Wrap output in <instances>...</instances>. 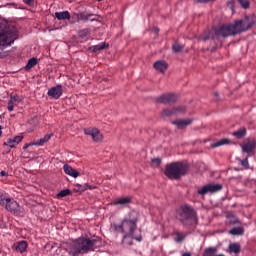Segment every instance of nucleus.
Masks as SVG:
<instances>
[{
  "instance_id": "obj_1",
  "label": "nucleus",
  "mask_w": 256,
  "mask_h": 256,
  "mask_svg": "<svg viewBox=\"0 0 256 256\" xmlns=\"http://www.w3.org/2000/svg\"><path fill=\"white\" fill-rule=\"evenodd\" d=\"M253 17L246 16L242 20H235L233 24H224L218 29L212 30L209 33L210 38L213 41H217L219 37H231L233 35H239V33H245L253 27Z\"/></svg>"
},
{
  "instance_id": "obj_2",
  "label": "nucleus",
  "mask_w": 256,
  "mask_h": 256,
  "mask_svg": "<svg viewBox=\"0 0 256 256\" xmlns=\"http://www.w3.org/2000/svg\"><path fill=\"white\" fill-rule=\"evenodd\" d=\"M16 39H19V31H17V28L0 20V49L11 47Z\"/></svg>"
},
{
  "instance_id": "obj_3",
  "label": "nucleus",
  "mask_w": 256,
  "mask_h": 256,
  "mask_svg": "<svg viewBox=\"0 0 256 256\" xmlns=\"http://www.w3.org/2000/svg\"><path fill=\"white\" fill-rule=\"evenodd\" d=\"M101 243V238L99 237L93 239L80 237L73 241L72 249H74L75 253H89L95 251V249H99Z\"/></svg>"
},
{
  "instance_id": "obj_4",
  "label": "nucleus",
  "mask_w": 256,
  "mask_h": 256,
  "mask_svg": "<svg viewBox=\"0 0 256 256\" xmlns=\"http://www.w3.org/2000/svg\"><path fill=\"white\" fill-rule=\"evenodd\" d=\"M187 171H189L187 164L183 162H172L166 165L164 173L168 179H181L187 175Z\"/></svg>"
},
{
  "instance_id": "obj_5",
  "label": "nucleus",
  "mask_w": 256,
  "mask_h": 256,
  "mask_svg": "<svg viewBox=\"0 0 256 256\" xmlns=\"http://www.w3.org/2000/svg\"><path fill=\"white\" fill-rule=\"evenodd\" d=\"M139 222V212L132 210L128 217L122 220V227L124 231V239L126 237H133L135 230L137 229V223Z\"/></svg>"
},
{
  "instance_id": "obj_6",
  "label": "nucleus",
  "mask_w": 256,
  "mask_h": 256,
  "mask_svg": "<svg viewBox=\"0 0 256 256\" xmlns=\"http://www.w3.org/2000/svg\"><path fill=\"white\" fill-rule=\"evenodd\" d=\"M177 218L182 225L189 227V225H195L197 223V216H195V210L188 205H183L178 210Z\"/></svg>"
},
{
  "instance_id": "obj_7",
  "label": "nucleus",
  "mask_w": 256,
  "mask_h": 256,
  "mask_svg": "<svg viewBox=\"0 0 256 256\" xmlns=\"http://www.w3.org/2000/svg\"><path fill=\"white\" fill-rule=\"evenodd\" d=\"M95 14L93 13H87V12H80V13H74L72 15V20L70 21L71 25H75V23H79V21H95L96 19Z\"/></svg>"
},
{
  "instance_id": "obj_8",
  "label": "nucleus",
  "mask_w": 256,
  "mask_h": 256,
  "mask_svg": "<svg viewBox=\"0 0 256 256\" xmlns=\"http://www.w3.org/2000/svg\"><path fill=\"white\" fill-rule=\"evenodd\" d=\"M223 189L221 184H207L198 190V195H207V193H217Z\"/></svg>"
},
{
  "instance_id": "obj_9",
  "label": "nucleus",
  "mask_w": 256,
  "mask_h": 256,
  "mask_svg": "<svg viewBox=\"0 0 256 256\" xmlns=\"http://www.w3.org/2000/svg\"><path fill=\"white\" fill-rule=\"evenodd\" d=\"M1 206L5 207L6 211H10V213H17L19 211V203L13 198L6 197Z\"/></svg>"
},
{
  "instance_id": "obj_10",
  "label": "nucleus",
  "mask_w": 256,
  "mask_h": 256,
  "mask_svg": "<svg viewBox=\"0 0 256 256\" xmlns=\"http://www.w3.org/2000/svg\"><path fill=\"white\" fill-rule=\"evenodd\" d=\"M85 135H89L94 143H101L103 141V134L97 128H86L84 129Z\"/></svg>"
},
{
  "instance_id": "obj_11",
  "label": "nucleus",
  "mask_w": 256,
  "mask_h": 256,
  "mask_svg": "<svg viewBox=\"0 0 256 256\" xmlns=\"http://www.w3.org/2000/svg\"><path fill=\"white\" fill-rule=\"evenodd\" d=\"M47 95L51 99H59L63 95V86L61 84L53 86L48 90Z\"/></svg>"
},
{
  "instance_id": "obj_12",
  "label": "nucleus",
  "mask_w": 256,
  "mask_h": 256,
  "mask_svg": "<svg viewBox=\"0 0 256 256\" xmlns=\"http://www.w3.org/2000/svg\"><path fill=\"white\" fill-rule=\"evenodd\" d=\"M177 101V95L175 94H164L157 98L158 103H163L164 105H169Z\"/></svg>"
},
{
  "instance_id": "obj_13",
  "label": "nucleus",
  "mask_w": 256,
  "mask_h": 256,
  "mask_svg": "<svg viewBox=\"0 0 256 256\" xmlns=\"http://www.w3.org/2000/svg\"><path fill=\"white\" fill-rule=\"evenodd\" d=\"M28 247H29V244L25 240H21V241L15 242L12 245V249L14 251H17V253H25V251H27Z\"/></svg>"
},
{
  "instance_id": "obj_14",
  "label": "nucleus",
  "mask_w": 256,
  "mask_h": 256,
  "mask_svg": "<svg viewBox=\"0 0 256 256\" xmlns=\"http://www.w3.org/2000/svg\"><path fill=\"white\" fill-rule=\"evenodd\" d=\"M23 141V136H15L13 138H9L6 142H4V145L7 147H10L11 149H14V147H17L18 144Z\"/></svg>"
},
{
  "instance_id": "obj_15",
  "label": "nucleus",
  "mask_w": 256,
  "mask_h": 256,
  "mask_svg": "<svg viewBox=\"0 0 256 256\" xmlns=\"http://www.w3.org/2000/svg\"><path fill=\"white\" fill-rule=\"evenodd\" d=\"M153 67L156 71H160V73H165L167 71V67H169V64H167L165 60H158L154 63Z\"/></svg>"
},
{
  "instance_id": "obj_16",
  "label": "nucleus",
  "mask_w": 256,
  "mask_h": 256,
  "mask_svg": "<svg viewBox=\"0 0 256 256\" xmlns=\"http://www.w3.org/2000/svg\"><path fill=\"white\" fill-rule=\"evenodd\" d=\"M63 170L66 175L74 177V179H77V177L79 176V171L73 169V167H71L69 164H64Z\"/></svg>"
},
{
  "instance_id": "obj_17",
  "label": "nucleus",
  "mask_w": 256,
  "mask_h": 256,
  "mask_svg": "<svg viewBox=\"0 0 256 256\" xmlns=\"http://www.w3.org/2000/svg\"><path fill=\"white\" fill-rule=\"evenodd\" d=\"M172 123H173V125H176V127L178 129H185V127H187V125H191V123H193V120H191V119H178V120H175Z\"/></svg>"
},
{
  "instance_id": "obj_18",
  "label": "nucleus",
  "mask_w": 256,
  "mask_h": 256,
  "mask_svg": "<svg viewBox=\"0 0 256 256\" xmlns=\"http://www.w3.org/2000/svg\"><path fill=\"white\" fill-rule=\"evenodd\" d=\"M55 18L58 19V21H69V19H71V14L67 10L55 12Z\"/></svg>"
},
{
  "instance_id": "obj_19",
  "label": "nucleus",
  "mask_w": 256,
  "mask_h": 256,
  "mask_svg": "<svg viewBox=\"0 0 256 256\" xmlns=\"http://www.w3.org/2000/svg\"><path fill=\"white\" fill-rule=\"evenodd\" d=\"M231 143V140L228 138H223L221 140H218L211 144L212 149H215L217 147H223V145H229Z\"/></svg>"
},
{
  "instance_id": "obj_20",
  "label": "nucleus",
  "mask_w": 256,
  "mask_h": 256,
  "mask_svg": "<svg viewBox=\"0 0 256 256\" xmlns=\"http://www.w3.org/2000/svg\"><path fill=\"white\" fill-rule=\"evenodd\" d=\"M109 44L102 42L98 45H94L90 47V51H93V53H97V51H103V49H108Z\"/></svg>"
},
{
  "instance_id": "obj_21",
  "label": "nucleus",
  "mask_w": 256,
  "mask_h": 256,
  "mask_svg": "<svg viewBox=\"0 0 256 256\" xmlns=\"http://www.w3.org/2000/svg\"><path fill=\"white\" fill-rule=\"evenodd\" d=\"M51 137H53V134H47L45 135L43 138H40L39 140H37L36 142H34V145L36 147H43V145L45 143H47L49 141V139H51Z\"/></svg>"
},
{
  "instance_id": "obj_22",
  "label": "nucleus",
  "mask_w": 256,
  "mask_h": 256,
  "mask_svg": "<svg viewBox=\"0 0 256 256\" xmlns=\"http://www.w3.org/2000/svg\"><path fill=\"white\" fill-rule=\"evenodd\" d=\"M51 137H53V134H47L45 135L43 138H40L39 140H37L36 142H34V145L36 147H43V145L45 143H47L49 141V139H51Z\"/></svg>"
},
{
  "instance_id": "obj_23",
  "label": "nucleus",
  "mask_w": 256,
  "mask_h": 256,
  "mask_svg": "<svg viewBox=\"0 0 256 256\" xmlns=\"http://www.w3.org/2000/svg\"><path fill=\"white\" fill-rule=\"evenodd\" d=\"M17 101H19V96H10V99L8 100V106L7 109L11 113L13 111Z\"/></svg>"
},
{
  "instance_id": "obj_24",
  "label": "nucleus",
  "mask_w": 256,
  "mask_h": 256,
  "mask_svg": "<svg viewBox=\"0 0 256 256\" xmlns=\"http://www.w3.org/2000/svg\"><path fill=\"white\" fill-rule=\"evenodd\" d=\"M132 198L127 196V197H120L117 200L114 201V205H129L131 203Z\"/></svg>"
},
{
  "instance_id": "obj_25",
  "label": "nucleus",
  "mask_w": 256,
  "mask_h": 256,
  "mask_svg": "<svg viewBox=\"0 0 256 256\" xmlns=\"http://www.w3.org/2000/svg\"><path fill=\"white\" fill-rule=\"evenodd\" d=\"M255 147H256L255 141H251L245 144L242 150L244 153L250 154V153H253V150L255 149Z\"/></svg>"
},
{
  "instance_id": "obj_26",
  "label": "nucleus",
  "mask_w": 256,
  "mask_h": 256,
  "mask_svg": "<svg viewBox=\"0 0 256 256\" xmlns=\"http://www.w3.org/2000/svg\"><path fill=\"white\" fill-rule=\"evenodd\" d=\"M232 135L234 137H236V139H243V137H245V135H247V129H245V127H242L240 129H238L237 131L233 132Z\"/></svg>"
},
{
  "instance_id": "obj_27",
  "label": "nucleus",
  "mask_w": 256,
  "mask_h": 256,
  "mask_svg": "<svg viewBox=\"0 0 256 256\" xmlns=\"http://www.w3.org/2000/svg\"><path fill=\"white\" fill-rule=\"evenodd\" d=\"M177 111L178 112L185 111V107L178 108L175 110L165 109V110H163L162 115H163V117H171V115H173V113H177Z\"/></svg>"
},
{
  "instance_id": "obj_28",
  "label": "nucleus",
  "mask_w": 256,
  "mask_h": 256,
  "mask_svg": "<svg viewBox=\"0 0 256 256\" xmlns=\"http://www.w3.org/2000/svg\"><path fill=\"white\" fill-rule=\"evenodd\" d=\"M230 253H235V255H238V253H241V245L239 243H232L229 245Z\"/></svg>"
},
{
  "instance_id": "obj_29",
  "label": "nucleus",
  "mask_w": 256,
  "mask_h": 256,
  "mask_svg": "<svg viewBox=\"0 0 256 256\" xmlns=\"http://www.w3.org/2000/svg\"><path fill=\"white\" fill-rule=\"evenodd\" d=\"M111 229L112 231H115L116 233H121L122 235L125 236V232L123 229V222H121V224H112Z\"/></svg>"
},
{
  "instance_id": "obj_30",
  "label": "nucleus",
  "mask_w": 256,
  "mask_h": 256,
  "mask_svg": "<svg viewBox=\"0 0 256 256\" xmlns=\"http://www.w3.org/2000/svg\"><path fill=\"white\" fill-rule=\"evenodd\" d=\"M35 65H37V58H30L25 66V70L29 71V70L33 69V67H35Z\"/></svg>"
},
{
  "instance_id": "obj_31",
  "label": "nucleus",
  "mask_w": 256,
  "mask_h": 256,
  "mask_svg": "<svg viewBox=\"0 0 256 256\" xmlns=\"http://www.w3.org/2000/svg\"><path fill=\"white\" fill-rule=\"evenodd\" d=\"M216 254H217V248L210 247L205 249L203 256H216Z\"/></svg>"
},
{
  "instance_id": "obj_32",
  "label": "nucleus",
  "mask_w": 256,
  "mask_h": 256,
  "mask_svg": "<svg viewBox=\"0 0 256 256\" xmlns=\"http://www.w3.org/2000/svg\"><path fill=\"white\" fill-rule=\"evenodd\" d=\"M245 230L242 227H234L230 230V235H243Z\"/></svg>"
},
{
  "instance_id": "obj_33",
  "label": "nucleus",
  "mask_w": 256,
  "mask_h": 256,
  "mask_svg": "<svg viewBox=\"0 0 256 256\" xmlns=\"http://www.w3.org/2000/svg\"><path fill=\"white\" fill-rule=\"evenodd\" d=\"M172 49L175 53H181V51H183V49H185V46L179 44V43H175L173 46H172Z\"/></svg>"
},
{
  "instance_id": "obj_34",
  "label": "nucleus",
  "mask_w": 256,
  "mask_h": 256,
  "mask_svg": "<svg viewBox=\"0 0 256 256\" xmlns=\"http://www.w3.org/2000/svg\"><path fill=\"white\" fill-rule=\"evenodd\" d=\"M249 157H251L250 154L245 159L240 161L241 166L245 167V169H249Z\"/></svg>"
},
{
  "instance_id": "obj_35",
  "label": "nucleus",
  "mask_w": 256,
  "mask_h": 256,
  "mask_svg": "<svg viewBox=\"0 0 256 256\" xmlns=\"http://www.w3.org/2000/svg\"><path fill=\"white\" fill-rule=\"evenodd\" d=\"M175 241H176V243H183V241H185V235L177 232Z\"/></svg>"
},
{
  "instance_id": "obj_36",
  "label": "nucleus",
  "mask_w": 256,
  "mask_h": 256,
  "mask_svg": "<svg viewBox=\"0 0 256 256\" xmlns=\"http://www.w3.org/2000/svg\"><path fill=\"white\" fill-rule=\"evenodd\" d=\"M71 193V190L69 189H64L61 190L58 194L57 197H67V195H69Z\"/></svg>"
},
{
  "instance_id": "obj_37",
  "label": "nucleus",
  "mask_w": 256,
  "mask_h": 256,
  "mask_svg": "<svg viewBox=\"0 0 256 256\" xmlns=\"http://www.w3.org/2000/svg\"><path fill=\"white\" fill-rule=\"evenodd\" d=\"M243 9H249V0H237Z\"/></svg>"
},
{
  "instance_id": "obj_38",
  "label": "nucleus",
  "mask_w": 256,
  "mask_h": 256,
  "mask_svg": "<svg viewBox=\"0 0 256 256\" xmlns=\"http://www.w3.org/2000/svg\"><path fill=\"white\" fill-rule=\"evenodd\" d=\"M81 187H82V191H87V189H90V190L95 189V186H92L89 184H83Z\"/></svg>"
},
{
  "instance_id": "obj_39",
  "label": "nucleus",
  "mask_w": 256,
  "mask_h": 256,
  "mask_svg": "<svg viewBox=\"0 0 256 256\" xmlns=\"http://www.w3.org/2000/svg\"><path fill=\"white\" fill-rule=\"evenodd\" d=\"M235 1L231 0L227 3V7L231 9V11H235Z\"/></svg>"
},
{
  "instance_id": "obj_40",
  "label": "nucleus",
  "mask_w": 256,
  "mask_h": 256,
  "mask_svg": "<svg viewBox=\"0 0 256 256\" xmlns=\"http://www.w3.org/2000/svg\"><path fill=\"white\" fill-rule=\"evenodd\" d=\"M34 145H35V142L27 143V144H25V145L23 146V149H24V151H25L26 149H29V147H33Z\"/></svg>"
},
{
  "instance_id": "obj_41",
  "label": "nucleus",
  "mask_w": 256,
  "mask_h": 256,
  "mask_svg": "<svg viewBox=\"0 0 256 256\" xmlns=\"http://www.w3.org/2000/svg\"><path fill=\"white\" fill-rule=\"evenodd\" d=\"M152 163H155L156 165H161V158L152 159Z\"/></svg>"
},
{
  "instance_id": "obj_42",
  "label": "nucleus",
  "mask_w": 256,
  "mask_h": 256,
  "mask_svg": "<svg viewBox=\"0 0 256 256\" xmlns=\"http://www.w3.org/2000/svg\"><path fill=\"white\" fill-rule=\"evenodd\" d=\"M7 197L3 195V193L0 192V205H3V202L5 201Z\"/></svg>"
},
{
  "instance_id": "obj_43",
  "label": "nucleus",
  "mask_w": 256,
  "mask_h": 256,
  "mask_svg": "<svg viewBox=\"0 0 256 256\" xmlns=\"http://www.w3.org/2000/svg\"><path fill=\"white\" fill-rule=\"evenodd\" d=\"M211 1L215 0H196L197 3H211Z\"/></svg>"
},
{
  "instance_id": "obj_44",
  "label": "nucleus",
  "mask_w": 256,
  "mask_h": 256,
  "mask_svg": "<svg viewBox=\"0 0 256 256\" xmlns=\"http://www.w3.org/2000/svg\"><path fill=\"white\" fill-rule=\"evenodd\" d=\"M0 175H1V177H7V175H9V174L5 170H2L0 172Z\"/></svg>"
},
{
  "instance_id": "obj_45",
  "label": "nucleus",
  "mask_w": 256,
  "mask_h": 256,
  "mask_svg": "<svg viewBox=\"0 0 256 256\" xmlns=\"http://www.w3.org/2000/svg\"><path fill=\"white\" fill-rule=\"evenodd\" d=\"M80 33L81 35H87V30H82Z\"/></svg>"
},
{
  "instance_id": "obj_46",
  "label": "nucleus",
  "mask_w": 256,
  "mask_h": 256,
  "mask_svg": "<svg viewBox=\"0 0 256 256\" xmlns=\"http://www.w3.org/2000/svg\"><path fill=\"white\" fill-rule=\"evenodd\" d=\"M24 1V3H26L27 5H29V3H31V1H33V0H23Z\"/></svg>"
},
{
  "instance_id": "obj_47",
  "label": "nucleus",
  "mask_w": 256,
  "mask_h": 256,
  "mask_svg": "<svg viewBox=\"0 0 256 256\" xmlns=\"http://www.w3.org/2000/svg\"><path fill=\"white\" fill-rule=\"evenodd\" d=\"M182 256H191V253L187 252V253H184Z\"/></svg>"
},
{
  "instance_id": "obj_48",
  "label": "nucleus",
  "mask_w": 256,
  "mask_h": 256,
  "mask_svg": "<svg viewBox=\"0 0 256 256\" xmlns=\"http://www.w3.org/2000/svg\"><path fill=\"white\" fill-rule=\"evenodd\" d=\"M2 129H3V128L0 126V137H1V135L3 134Z\"/></svg>"
},
{
  "instance_id": "obj_49",
  "label": "nucleus",
  "mask_w": 256,
  "mask_h": 256,
  "mask_svg": "<svg viewBox=\"0 0 256 256\" xmlns=\"http://www.w3.org/2000/svg\"><path fill=\"white\" fill-rule=\"evenodd\" d=\"M142 237L136 238V241H142Z\"/></svg>"
},
{
  "instance_id": "obj_50",
  "label": "nucleus",
  "mask_w": 256,
  "mask_h": 256,
  "mask_svg": "<svg viewBox=\"0 0 256 256\" xmlns=\"http://www.w3.org/2000/svg\"><path fill=\"white\" fill-rule=\"evenodd\" d=\"M216 256H225V254H217Z\"/></svg>"
},
{
  "instance_id": "obj_51",
  "label": "nucleus",
  "mask_w": 256,
  "mask_h": 256,
  "mask_svg": "<svg viewBox=\"0 0 256 256\" xmlns=\"http://www.w3.org/2000/svg\"><path fill=\"white\" fill-rule=\"evenodd\" d=\"M207 39H209V38H207V37L203 38L204 41H207Z\"/></svg>"
},
{
  "instance_id": "obj_52",
  "label": "nucleus",
  "mask_w": 256,
  "mask_h": 256,
  "mask_svg": "<svg viewBox=\"0 0 256 256\" xmlns=\"http://www.w3.org/2000/svg\"><path fill=\"white\" fill-rule=\"evenodd\" d=\"M97 1H102V0H97Z\"/></svg>"
}]
</instances>
